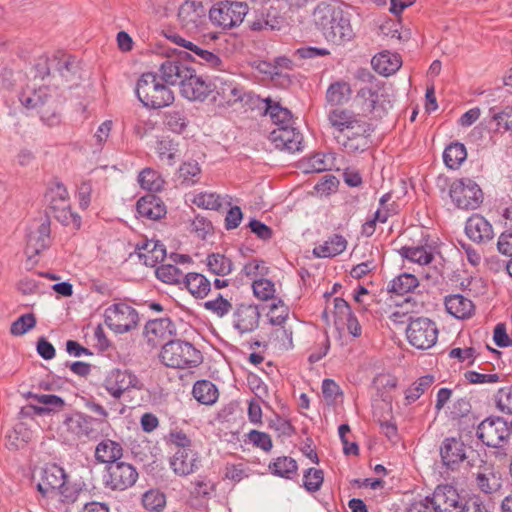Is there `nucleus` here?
<instances>
[{
    "label": "nucleus",
    "instance_id": "bf43d9fd",
    "mask_svg": "<svg viewBox=\"0 0 512 512\" xmlns=\"http://www.w3.org/2000/svg\"><path fill=\"white\" fill-rule=\"evenodd\" d=\"M434 382V377L426 375L419 378L406 390V399L408 403L416 401Z\"/></svg>",
    "mask_w": 512,
    "mask_h": 512
},
{
    "label": "nucleus",
    "instance_id": "bb28decb",
    "mask_svg": "<svg viewBox=\"0 0 512 512\" xmlns=\"http://www.w3.org/2000/svg\"><path fill=\"white\" fill-rule=\"evenodd\" d=\"M371 128L368 123L362 125L360 130L342 134L337 137L336 142L342 149L350 154L364 152L370 146Z\"/></svg>",
    "mask_w": 512,
    "mask_h": 512
},
{
    "label": "nucleus",
    "instance_id": "09e8293b",
    "mask_svg": "<svg viewBox=\"0 0 512 512\" xmlns=\"http://www.w3.org/2000/svg\"><path fill=\"white\" fill-rule=\"evenodd\" d=\"M188 118L183 110H171L164 115L165 127L176 134H181L188 126Z\"/></svg>",
    "mask_w": 512,
    "mask_h": 512
},
{
    "label": "nucleus",
    "instance_id": "1a4fd4ad",
    "mask_svg": "<svg viewBox=\"0 0 512 512\" xmlns=\"http://www.w3.org/2000/svg\"><path fill=\"white\" fill-rule=\"evenodd\" d=\"M418 285V279L410 273L400 274L389 283L388 291L390 293L397 296L407 295L402 303H397L399 309L391 314L390 318L393 321L397 322L399 317L414 312L419 307L415 298L409 295Z\"/></svg>",
    "mask_w": 512,
    "mask_h": 512
},
{
    "label": "nucleus",
    "instance_id": "8fccbe9b",
    "mask_svg": "<svg viewBox=\"0 0 512 512\" xmlns=\"http://www.w3.org/2000/svg\"><path fill=\"white\" fill-rule=\"evenodd\" d=\"M151 255H144V265L154 267L157 263L162 262L166 257V249L163 244L157 240H142L140 249L150 248Z\"/></svg>",
    "mask_w": 512,
    "mask_h": 512
},
{
    "label": "nucleus",
    "instance_id": "f8f14e48",
    "mask_svg": "<svg viewBox=\"0 0 512 512\" xmlns=\"http://www.w3.org/2000/svg\"><path fill=\"white\" fill-rule=\"evenodd\" d=\"M287 5L286 0H273L254 10V20L250 23L251 29L255 31L280 29L285 23Z\"/></svg>",
    "mask_w": 512,
    "mask_h": 512
},
{
    "label": "nucleus",
    "instance_id": "412c9836",
    "mask_svg": "<svg viewBox=\"0 0 512 512\" xmlns=\"http://www.w3.org/2000/svg\"><path fill=\"white\" fill-rule=\"evenodd\" d=\"M328 120L333 128L335 140L342 134L360 130V127L367 123L353 111L344 108L331 110L328 115Z\"/></svg>",
    "mask_w": 512,
    "mask_h": 512
},
{
    "label": "nucleus",
    "instance_id": "69168bd1",
    "mask_svg": "<svg viewBox=\"0 0 512 512\" xmlns=\"http://www.w3.org/2000/svg\"><path fill=\"white\" fill-rule=\"evenodd\" d=\"M204 308L218 317H224L231 311L232 304L228 300L224 299L221 294H218L216 299L206 301L204 303Z\"/></svg>",
    "mask_w": 512,
    "mask_h": 512
},
{
    "label": "nucleus",
    "instance_id": "f257e3e1",
    "mask_svg": "<svg viewBox=\"0 0 512 512\" xmlns=\"http://www.w3.org/2000/svg\"><path fill=\"white\" fill-rule=\"evenodd\" d=\"M312 20L326 39L335 45H343L355 37L351 23L352 14L347 6L337 1H322L312 13Z\"/></svg>",
    "mask_w": 512,
    "mask_h": 512
},
{
    "label": "nucleus",
    "instance_id": "0eeeda50",
    "mask_svg": "<svg viewBox=\"0 0 512 512\" xmlns=\"http://www.w3.org/2000/svg\"><path fill=\"white\" fill-rule=\"evenodd\" d=\"M363 112L381 119L392 108V101L387 89L379 82L362 87L356 96Z\"/></svg>",
    "mask_w": 512,
    "mask_h": 512
},
{
    "label": "nucleus",
    "instance_id": "6ab92c4d",
    "mask_svg": "<svg viewBox=\"0 0 512 512\" xmlns=\"http://www.w3.org/2000/svg\"><path fill=\"white\" fill-rule=\"evenodd\" d=\"M214 99L220 105L231 106L243 100L244 88L231 75L216 76L211 83Z\"/></svg>",
    "mask_w": 512,
    "mask_h": 512
},
{
    "label": "nucleus",
    "instance_id": "473e14b6",
    "mask_svg": "<svg viewBox=\"0 0 512 512\" xmlns=\"http://www.w3.org/2000/svg\"><path fill=\"white\" fill-rule=\"evenodd\" d=\"M198 466L197 453L192 449H178L171 460V467L179 476H187L195 472Z\"/></svg>",
    "mask_w": 512,
    "mask_h": 512
},
{
    "label": "nucleus",
    "instance_id": "0e129e2a",
    "mask_svg": "<svg viewBox=\"0 0 512 512\" xmlns=\"http://www.w3.org/2000/svg\"><path fill=\"white\" fill-rule=\"evenodd\" d=\"M177 148L170 140H161L157 144V153L162 161L168 165H173L177 158Z\"/></svg>",
    "mask_w": 512,
    "mask_h": 512
},
{
    "label": "nucleus",
    "instance_id": "20e7f679",
    "mask_svg": "<svg viewBox=\"0 0 512 512\" xmlns=\"http://www.w3.org/2000/svg\"><path fill=\"white\" fill-rule=\"evenodd\" d=\"M161 362L171 368L189 369L202 362V356L191 343L182 340H169L160 352Z\"/></svg>",
    "mask_w": 512,
    "mask_h": 512
},
{
    "label": "nucleus",
    "instance_id": "49530a36",
    "mask_svg": "<svg viewBox=\"0 0 512 512\" xmlns=\"http://www.w3.org/2000/svg\"><path fill=\"white\" fill-rule=\"evenodd\" d=\"M467 158V151L464 144L455 142L446 147L443 159L447 167L457 169Z\"/></svg>",
    "mask_w": 512,
    "mask_h": 512
},
{
    "label": "nucleus",
    "instance_id": "393cba45",
    "mask_svg": "<svg viewBox=\"0 0 512 512\" xmlns=\"http://www.w3.org/2000/svg\"><path fill=\"white\" fill-rule=\"evenodd\" d=\"M139 380L131 371L113 369L104 381L106 391L115 399L131 388L138 387Z\"/></svg>",
    "mask_w": 512,
    "mask_h": 512
},
{
    "label": "nucleus",
    "instance_id": "4468645a",
    "mask_svg": "<svg viewBox=\"0 0 512 512\" xmlns=\"http://www.w3.org/2000/svg\"><path fill=\"white\" fill-rule=\"evenodd\" d=\"M408 342L415 348L426 350L436 344L438 329L432 320L426 317L410 319L406 328Z\"/></svg>",
    "mask_w": 512,
    "mask_h": 512
},
{
    "label": "nucleus",
    "instance_id": "2eb2a0df",
    "mask_svg": "<svg viewBox=\"0 0 512 512\" xmlns=\"http://www.w3.org/2000/svg\"><path fill=\"white\" fill-rule=\"evenodd\" d=\"M105 324L115 333H125L138 324L137 311L126 303L112 304L105 309Z\"/></svg>",
    "mask_w": 512,
    "mask_h": 512
},
{
    "label": "nucleus",
    "instance_id": "c85d7f7f",
    "mask_svg": "<svg viewBox=\"0 0 512 512\" xmlns=\"http://www.w3.org/2000/svg\"><path fill=\"white\" fill-rule=\"evenodd\" d=\"M192 71L186 63L168 58L159 67V75L167 85H178L181 87Z\"/></svg>",
    "mask_w": 512,
    "mask_h": 512
},
{
    "label": "nucleus",
    "instance_id": "c756f323",
    "mask_svg": "<svg viewBox=\"0 0 512 512\" xmlns=\"http://www.w3.org/2000/svg\"><path fill=\"white\" fill-rule=\"evenodd\" d=\"M211 92V83L198 76L194 69L180 87L181 95L190 101H204Z\"/></svg>",
    "mask_w": 512,
    "mask_h": 512
},
{
    "label": "nucleus",
    "instance_id": "37998d69",
    "mask_svg": "<svg viewBox=\"0 0 512 512\" xmlns=\"http://www.w3.org/2000/svg\"><path fill=\"white\" fill-rule=\"evenodd\" d=\"M399 253L403 258L419 265H427L431 263L434 258L432 248L428 245L415 247L404 246L399 250Z\"/></svg>",
    "mask_w": 512,
    "mask_h": 512
},
{
    "label": "nucleus",
    "instance_id": "e2e57ef3",
    "mask_svg": "<svg viewBox=\"0 0 512 512\" xmlns=\"http://www.w3.org/2000/svg\"><path fill=\"white\" fill-rule=\"evenodd\" d=\"M200 173L199 164L194 160L183 163L179 168V177L188 185L196 183Z\"/></svg>",
    "mask_w": 512,
    "mask_h": 512
},
{
    "label": "nucleus",
    "instance_id": "aec40b11",
    "mask_svg": "<svg viewBox=\"0 0 512 512\" xmlns=\"http://www.w3.org/2000/svg\"><path fill=\"white\" fill-rule=\"evenodd\" d=\"M138 472L129 463L117 462L108 465L105 485L112 490H125L135 484Z\"/></svg>",
    "mask_w": 512,
    "mask_h": 512
},
{
    "label": "nucleus",
    "instance_id": "3c124183",
    "mask_svg": "<svg viewBox=\"0 0 512 512\" xmlns=\"http://www.w3.org/2000/svg\"><path fill=\"white\" fill-rule=\"evenodd\" d=\"M266 114L270 116L277 127L293 123L291 112L278 103H272L271 100L267 101Z\"/></svg>",
    "mask_w": 512,
    "mask_h": 512
},
{
    "label": "nucleus",
    "instance_id": "338daca9",
    "mask_svg": "<svg viewBox=\"0 0 512 512\" xmlns=\"http://www.w3.org/2000/svg\"><path fill=\"white\" fill-rule=\"evenodd\" d=\"M254 295L261 300H268L274 296V283L268 279H259L253 281Z\"/></svg>",
    "mask_w": 512,
    "mask_h": 512
},
{
    "label": "nucleus",
    "instance_id": "b1692460",
    "mask_svg": "<svg viewBox=\"0 0 512 512\" xmlns=\"http://www.w3.org/2000/svg\"><path fill=\"white\" fill-rule=\"evenodd\" d=\"M293 124L276 127L271 131L269 138L277 149L287 150L291 153L302 150L303 135Z\"/></svg>",
    "mask_w": 512,
    "mask_h": 512
},
{
    "label": "nucleus",
    "instance_id": "f03ea898",
    "mask_svg": "<svg viewBox=\"0 0 512 512\" xmlns=\"http://www.w3.org/2000/svg\"><path fill=\"white\" fill-rule=\"evenodd\" d=\"M136 94L139 101L148 108L160 109L169 106L174 101V93L164 84L157 73H144L136 85Z\"/></svg>",
    "mask_w": 512,
    "mask_h": 512
},
{
    "label": "nucleus",
    "instance_id": "6e6552de",
    "mask_svg": "<svg viewBox=\"0 0 512 512\" xmlns=\"http://www.w3.org/2000/svg\"><path fill=\"white\" fill-rule=\"evenodd\" d=\"M37 76L42 80L46 76L59 77L65 82L74 80L78 72L76 59L64 53L53 55L51 58H41L36 64Z\"/></svg>",
    "mask_w": 512,
    "mask_h": 512
},
{
    "label": "nucleus",
    "instance_id": "2f4dec72",
    "mask_svg": "<svg viewBox=\"0 0 512 512\" xmlns=\"http://www.w3.org/2000/svg\"><path fill=\"white\" fill-rule=\"evenodd\" d=\"M136 211L139 217L149 220H158L167 212L163 201L154 194L141 197L137 201Z\"/></svg>",
    "mask_w": 512,
    "mask_h": 512
},
{
    "label": "nucleus",
    "instance_id": "de8ad7c7",
    "mask_svg": "<svg viewBox=\"0 0 512 512\" xmlns=\"http://www.w3.org/2000/svg\"><path fill=\"white\" fill-rule=\"evenodd\" d=\"M207 267L217 276H226L231 273L233 263L231 259L220 253H212L207 257Z\"/></svg>",
    "mask_w": 512,
    "mask_h": 512
},
{
    "label": "nucleus",
    "instance_id": "7c9ffc66",
    "mask_svg": "<svg viewBox=\"0 0 512 512\" xmlns=\"http://www.w3.org/2000/svg\"><path fill=\"white\" fill-rule=\"evenodd\" d=\"M465 232L469 239L477 243L487 242L494 235L491 224L479 214H474L468 218Z\"/></svg>",
    "mask_w": 512,
    "mask_h": 512
},
{
    "label": "nucleus",
    "instance_id": "052dcab7",
    "mask_svg": "<svg viewBox=\"0 0 512 512\" xmlns=\"http://www.w3.org/2000/svg\"><path fill=\"white\" fill-rule=\"evenodd\" d=\"M36 317L33 313H27L17 318L10 327V332L14 336H21L36 326Z\"/></svg>",
    "mask_w": 512,
    "mask_h": 512
},
{
    "label": "nucleus",
    "instance_id": "4c0bfd02",
    "mask_svg": "<svg viewBox=\"0 0 512 512\" xmlns=\"http://www.w3.org/2000/svg\"><path fill=\"white\" fill-rule=\"evenodd\" d=\"M122 447L115 441L112 440H103L101 441L95 449V458L101 463H107L111 465L112 463H117L122 457Z\"/></svg>",
    "mask_w": 512,
    "mask_h": 512
},
{
    "label": "nucleus",
    "instance_id": "9b49d317",
    "mask_svg": "<svg viewBox=\"0 0 512 512\" xmlns=\"http://www.w3.org/2000/svg\"><path fill=\"white\" fill-rule=\"evenodd\" d=\"M471 475L476 488L486 495L498 493L503 485L502 473L492 462L479 459L478 464L471 463Z\"/></svg>",
    "mask_w": 512,
    "mask_h": 512
},
{
    "label": "nucleus",
    "instance_id": "c9c22d12",
    "mask_svg": "<svg viewBox=\"0 0 512 512\" xmlns=\"http://www.w3.org/2000/svg\"><path fill=\"white\" fill-rule=\"evenodd\" d=\"M187 290L197 299L205 298L211 290L210 281L200 273H187L183 279Z\"/></svg>",
    "mask_w": 512,
    "mask_h": 512
},
{
    "label": "nucleus",
    "instance_id": "13d9d810",
    "mask_svg": "<svg viewBox=\"0 0 512 512\" xmlns=\"http://www.w3.org/2000/svg\"><path fill=\"white\" fill-rule=\"evenodd\" d=\"M497 409L506 415H512V385L500 388L494 395Z\"/></svg>",
    "mask_w": 512,
    "mask_h": 512
},
{
    "label": "nucleus",
    "instance_id": "5fc2aeb1",
    "mask_svg": "<svg viewBox=\"0 0 512 512\" xmlns=\"http://www.w3.org/2000/svg\"><path fill=\"white\" fill-rule=\"evenodd\" d=\"M269 469L274 475L290 478L291 474L297 471V463L290 457H278L274 462L270 463Z\"/></svg>",
    "mask_w": 512,
    "mask_h": 512
},
{
    "label": "nucleus",
    "instance_id": "4be33fe9",
    "mask_svg": "<svg viewBox=\"0 0 512 512\" xmlns=\"http://www.w3.org/2000/svg\"><path fill=\"white\" fill-rule=\"evenodd\" d=\"M440 456L447 470L457 471L467 459L466 446L460 438L447 437L440 445Z\"/></svg>",
    "mask_w": 512,
    "mask_h": 512
},
{
    "label": "nucleus",
    "instance_id": "c03bdc74",
    "mask_svg": "<svg viewBox=\"0 0 512 512\" xmlns=\"http://www.w3.org/2000/svg\"><path fill=\"white\" fill-rule=\"evenodd\" d=\"M184 57L210 68H220L222 66V60L216 54L196 44L190 52L184 54Z\"/></svg>",
    "mask_w": 512,
    "mask_h": 512
},
{
    "label": "nucleus",
    "instance_id": "6e6d98bb",
    "mask_svg": "<svg viewBox=\"0 0 512 512\" xmlns=\"http://www.w3.org/2000/svg\"><path fill=\"white\" fill-rule=\"evenodd\" d=\"M489 113L491 121L495 123L496 131H512V107H506L500 112L491 108Z\"/></svg>",
    "mask_w": 512,
    "mask_h": 512
},
{
    "label": "nucleus",
    "instance_id": "e433bc0d",
    "mask_svg": "<svg viewBox=\"0 0 512 512\" xmlns=\"http://www.w3.org/2000/svg\"><path fill=\"white\" fill-rule=\"evenodd\" d=\"M193 397L201 404L211 406L219 397L217 386L209 380H199L193 385Z\"/></svg>",
    "mask_w": 512,
    "mask_h": 512
},
{
    "label": "nucleus",
    "instance_id": "58836bf2",
    "mask_svg": "<svg viewBox=\"0 0 512 512\" xmlns=\"http://www.w3.org/2000/svg\"><path fill=\"white\" fill-rule=\"evenodd\" d=\"M30 397L35 399L38 403L43 406H31L37 415H45L51 412H59L63 410L65 401L57 396L51 394H31Z\"/></svg>",
    "mask_w": 512,
    "mask_h": 512
},
{
    "label": "nucleus",
    "instance_id": "864d4df0",
    "mask_svg": "<svg viewBox=\"0 0 512 512\" xmlns=\"http://www.w3.org/2000/svg\"><path fill=\"white\" fill-rule=\"evenodd\" d=\"M156 276L167 284L179 285L183 283L185 275L173 264H163L156 269Z\"/></svg>",
    "mask_w": 512,
    "mask_h": 512
},
{
    "label": "nucleus",
    "instance_id": "ddd939ff",
    "mask_svg": "<svg viewBox=\"0 0 512 512\" xmlns=\"http://www.w3.org/2000/svg\"><path fill=\"white\" fill-rule=\"evenodd\" d=\"M51 244L50 221L48 218L35 222L29 228L25 247L27 265L34 266L38 256Z\"/></svg>",
    "mask_w": 512,
    "mask_h": 512
},
{
    "label": "nucleus",
    "instance_id": "a878e982",
    "mask_svg": "<svg viewBox=\"0 0 512 512\" xmlns=\"http://www.w3.org/2000/svg\"><path fill=\"white\" fill-rule=\"evenodd\" d=\"M66 482L64 470L56 465H47L41 470L40 481L37 484L38 491L45 497H54V493L63 488Z\"/></svg>",
    "mask_w": 512,
    "mask_h": 512
},
{
    "label": "nucleus",
    "instance_id": "cd10ccee",
    "mask_svg": "<svg viewBox=\"0 0 512 512\" xmlns=\"http://www.w3.org/2000/svg\"><path fill=\"white\" fill-rule=\"evenodd\" d=\"M260 312L251 304H239L233 312V326L240 334L253 332L259 326Z\"/></svg>",
    "mask_w": 512,
    "mask_h": 512
},
{
    "label": "nucleus",
    "instance_id": "39448f33",
    "mask_svg": "<svg viewBox=\"0 0 512 512\" xmlns=\"http://www.w3.org/2000/svg\"><path fill=\"white\" fill-rule=\"evenodd\" d=\"M45 201L50 213L63 225H72L76 229L80 227L81 218L70 210L69 194L61 182L56 181L49 185Z\"/></svg>",
    "mask_w": 512,
    "mask_h": 512
},
{
    "label": "nucleus",
    "instance_id": "603ef678",
    "mask_svg": "<svg viewBox=\"0 0 512 512\" xmlns=\"http://www.w3.org/2000/svg\"><path fill=\"white\" fill-rule=\"evenodd\" d=\"M142 504L150 512H161L166 506V496L158 489H150L142 495Z\"/></svg>",
    "mask_w": 512,
    "mask_h": 512
},
{
    "label": "nucleus",
    "instance_id": "a211bd4d",
    "mask_svg": "<svg viewBox=\"0 0 512 512\" xmlns=\"http://www.w3.org/2000/svg\"><path fill=\"white\" fill-rule=\"evenodd\" d=\"M429 500L436 512H463L467 503L457 489L448 484L438 485Z\"/></svg>",
    "mask_w": 512,
    "mask_h": 512
},
{
    "label": "nucleus",
    "instance_id": "a19ab883",
    "mask_svg": "<svg viewBox=\"0 0 512 512\" xmlns=\"http://www.w3.org/2000/svg\"><path fill=\"white\" fill-rule=\"evenodd\" d=\"M33 433L28 426L20 422L6 436V447L9 450H19L25 447L32 439Z\"/></svg>",
    "mask_w": 512,
    "mask_h": 512
},
{
    "label": "nucleus",
    "instance_id": "423d86ee",
    "mask_svg": "<svg viewBox=\"0 0 512 512\" xmlns=\"http://www.w3.org/2000/svg\"><path fill=\"white\" fill-rule=\"evenodd\" d=\"M102 421L81 412L66 414L60 426L62 437L67 442L82 438H96Z\"/></svg>",
    "mask_w": 512,
    "mask_h": 512
},
{
    "label": "nucleus",
    "instance_id": "9d476101",
    "mask_svg": "<svg viewBox=\"0 0 512 512\" xmlns=\"http://www.w3.org/2000/svg\"><path fill=\"white\" fill-rule=\"evenodd\" d=\"M449 196L454 205L463 210L477 209L483 202V192L470 178L454 180L449 187Z\"/></svg>",
    "mask_w": 512,
    "mask_h": 512
},
{
    "label": "nucleus",
    "instance_id": "f3484780",
    "mask_svg": "<svg viewBox=\"0 0 512 512\" xmlns=\"http://www.w3.org/2000/svg\"><path fill=\"white\" fill-rule=\"evenodd\" d=\"M510 434L507 422L500 417L487 418L477 428V436L486 446L499 449L504 447Z\"/></svg>",
    "mask_w": 512,
    "mask_h": 512
},
{
    "label": "nucleus",
    "instance_id": "72a5a7b5",
    "mask_svg": "<svg viewBox=\"0 0 512 512\" xmlns=\"http://www.w3.org/2000/svg\"><path fill=\"white\" fill-rule=\"evenodd\" d=\"M175 332V325L169 318H160L149 321L145 326L148 342L158 344V340H165Z\"/></svg>",
    "mask_w": 512,
    "mask_h": 512
},
{
    "label": "nucleus",
    "instance_id": "4d7b16f0",
    "mask_svg": "<svg viewBox=\"0 0 512 512\" xmlns=\"http://www.w3.org/2000/svg\"><path fill=\"white\" fill-rule=\"evenodd\" d=\"M138 181L142 188L149 191H159L164 183L159 174L150 168L144 169L139 174Z\"/></svg>",
    "mask_w": 512,
    "mask_h": 512
},
{
    "label": "nucleus",
    "instance_id": "dca6fc26",
    "mask_svg": "<svg viewBox=\"0 0 512 512\" xmlns=\"http://www.w3.org/2000/svg\"><path fill=\"white\" fill-rule=\"evenodd\" d=\"M248 13V6L243 2H220L209 11L210 20L224 28L229 29L241 24Z\"/></svg>",
    "mask_w": 512,
    "mask_h": 512
},
{
    "label": "nucleus",
    "instance_id": "5701e85b",
    "mask_svg": "<svg viewBox=\"0 0 512 512\" xmlns=\"http://www.w3.org/2000/svg\"><path fill=\"white\" fill-rule=\"evenodd\" d=\"M177 16L183 30L197 33L206 20V10L201 3L185 1L180 6Z\"/></svg>",
    "mask_w": 512,
    "mask_h": 512
},
{
    "label": "nucleus",
    "instance_id": "774afa93",
    "mask_svg": "<svg viewBox=\"0 0 512 512\" xmlns=\"http://www.w3.org/2000/svg\"><path fill=\"white\" fill-rule=\"evenodd\" d=\"M323 480L322 470L309 468L304 474V487L310 492H316L320 489Z\"/></svg>",
    "mask_w": 512,
    "mask_h": 512
},
{
    "label": "nucleus",
    "instance_id": "79ce46f5",
    "mask_svg": "<svg viewBox=\"0 0 512 512\" xmlns=\"http://www.w3.org/2000/svg\"><path fill=\"white\" fill-rule=\"evenodd\" d=\"M371 64L379 74L388 76L396 72L401 67L399 55L389 52L380 53L372 58Z\"/></svg>",
    "mask_w": 512,
    "mask_h": 512
},
{
    "label": "nucleus",
    "instance_id": "7ed1b4c3",
    "mask_svg": "<svg viewBox=\"0 0 512 512\" xmlns=\"http://www.w3.org/2000/svg\"><path fill=\"white\" fill-rule=\"evenodd\" d=\"M19 100L27 109H35L41 120L48 126L60 122L57 100L48 93L47 87L27 86L19 95Z\"/></svg>",
    "mask_w": 512,
    "mask_h": 512
},
{
    "label": "nucleus",
    "instance_id": "f704fd0d",
    "mask_svg": "<svg viewBox=\"0 0 512 512\" xmlns=\"http://www.w3.org/2000/svg\"><path fill=\"white\" fill-rule=\"evenodd\" d=\"M445 307L449 314L458 319L470 317L474 310L472 301L460 294L447 296Z\"/></svg>",
    "mask_w": 512,
    "mask_h": 512
},
{
    "label": "nucleus",
    "instance_id": "a18cd8bd",
    "mask_svg": "<svg viewBox=\"0 0 512 512\" xmlns=\"http://www.w3.org/2000/svg\"><path fill=\"white\" fill-rule=\"evenodd\" d=\"M352 90L349 83L337 81L332 83L326 92V100L331 105H341L349 101Z\"/></svg>",
    "mask_w": 512,
    "mask_h": 512
},
{
    "label": "nucleus",
    "instance_id": "680f3d73",
    "mask_svg": "<svg viewBox=\"0 0 512 512\" xmlns=\"http://www.w3.org/2000/svg\"><path fill=\"white\" fill-rule=\"evenodd\" d=\"M193 204L200 208L218 210L222 206L221 197L216 193L202 192L194 196Z\"/></svg>",
    "mask_w": 512,
    "mask_h": 512
},
{
    "label": "nucleus",
    "instance_id": "ea45409f",
    "mask_svg": "<svg viewBox=\"0 0 512 512\" xmlns=\"http://www.w3.org/2000/svg\"><path fill=\"white\" fill-rule=\"evenodd\" d=\"M347 246L346 239L338 234L331 236L323 244L313 249V254L318 258L334 257L341 254Z\"/></svg>",
    "mask_w": 512,
    "mask_h": 512
}]
</instances>
